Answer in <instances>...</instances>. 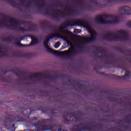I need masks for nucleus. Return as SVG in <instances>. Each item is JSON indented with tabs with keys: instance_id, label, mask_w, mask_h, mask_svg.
I'll return each mask as SVG.
<instances>
[{
	"instance_id": "nucleus-1",
	"label": "nucleus",
	"mask_w": 131,
	"mask_h": 131,
	"mask_svg": "<svg viewBox=\"0 0 131 131\" xmlns=\"http://www.w3.org/2000/svg\"><path fill=\"white\" fill-rule=\"evenodd\" d=\"M80 24L86 28L90 33L91 37L84 38L82 41H72L68 35V32L64 28H61L52 34L50 38H47L44 41V46L49 53H51L56 56H63L70 58L76 55L77 51L74 45L81 47L83 42H92L96 39L97 32L93 28L90 23L81 20Z\"/></svg>"
},
{
	"instance_id": "nucleus-2",
	"label": "nucleus",
	"mask_w": 131,
	"mask_h": 131,
	"mask_svg": "<svg viewBox=\"0 0 131 131\" xmlns=\"http://www.w3.org/2000/svg\"><path fill=\"white\" fill-rule=\"evenodd\" d=\"M108 40H126L128 38V33L126 31L119 30L117 33H109L106 35Z\"/></svg>"
},
{
	"instance_id": "nucleus-3",
	"label": "nucleus",
	"mask_w": 131,
	"mask_h": 131,
	"mask_svg": "<svg viewBox=\"0 0 131 131\" xmlns=\"http://www.w3.org/2000/svg\"><path fill=\"white\" fill-rule=\"evenodd\" d=\"M118 20V16L109 15H99L96 18L97 22L101 24H115Z\"/></svg>"
},
{
	"instance_id": "nucleus-4",
	"label": "nucleus",
	"mask_w": 131,
	"mask_h": 131,
	"mask_svg": "<svg viewBox=\"0 0 131 131\" xmlns=\"http://www.w3.org/2000/svg\"><path fill=\"white\" fill-rule=\"evenodd\" d=\"M121 15H129L131 14V8L129 7H123L120 10Z\"/></svg>"
},
{
	"instance_id": "nucleus-5",
	"label": "nucleus",
	"mask_w": 131,
	"mask_h": 131,
	"mask_svg": "<svg viewBox=\"0 0 131 131\" xmlns=\"http://www.w3.org/2000/svg\"><path fill=\"white\" fill-rule=\"evenodd\" d=\"M32 39V45H36L38 42V38L36 37L32 36L31 37Z\"/></svg>"
},
{
	"instance_id": "nucleus-6",
	"label": "nucleus",
	"mask_w": 131,
	"mask_h": 131,
	"mask_svg": "<svg viewBox=\"0 0 131 131\" xmlns=\"http://www.w3.org/2000/svg\"><path fill=\"white\" fill-rule=\"evenodd\" d=\"M11 24L12 25H13L14 26H18V23H17V21L16 20H13L11 21Z\"/></svg>"
},
{
	"instance_id": "nucleus-7",
	"label": "nucleus",
	"mask_w": 131,
	"mask_h": 131,
	"mask_svg": "<svg viewBox=\"0 0 131 131\" xmlns=\"http://www.w3.org/2000/svg\"><path fill=\"white\" fill-rule=\"evenodd\" d=\"M61 46V43L60 42H57L55 45V49H58Z\"/></svg>"
},
{
	"instance_id": "nucleus-8",
	"label": "nucleus",
	"mask_w": 131,
	"mask_h": 131,
	"mask_svg": "<svg viewBox=\"0 0 131 131\" xmlns=\"http://www.w3.org/2000/svg\"><path fill=\"white\" fill-rule=\"evenodd\" d=\"M129 74H130V72H129V71H127L126 72L125 76H128V75H129Z\"/></svg>"
},
{
	"instance_id": "nucleus-9",
	"label": "nucleus",
	"mask_w": 131,
	"mask_h": 131,
	"mask_svg": "<svg viewBox=\"0 0 131 131\" xmlns=\"http://www.w3.org/2000/svg\"><path fill=\"white\" fill-rule=\"evenodd\" d=\"M127 26H128V27H131V21H129L127 23Z\"/></svg>"
},
{
	"instance_id": "nucleus-10",
	"label": "nucleus",
	"mask_w": 131,
	"mask_h": 131,
	"mask_svg": "<svg viewBox=\"0 0 131 131\" xmlns=\"http://www.w3.org/2000/svg\"><path fill=\"white\" fill-rule=\"evenodd\" d=\"M77 30H74L75 33H78V32H77Z\"/></svg>"
}]
</instances>
